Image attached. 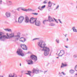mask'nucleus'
Here are the masks:
<instances>
[{
	"instance_id": "obj_34",
	"label": "nucleus",
	"mask_w": 77,
	"mask_h": 77,
	"mask_svg": "<svg viewBox=\"0 0 77 77\" xmlns=\"http://www.w3.org/2000/svg\"><path fill=\"white\" fill-rule=\"evenodd\" d=\"M75 71H77V65L75 66Z\"/></svg>"
},
{
	"instance_id": "obj_48",
	"label": "nucleus",
	"mask_w": 77,
	"mask_h": 77,
	"mask_svg": "<svg viewBox=\"0 0 77 77\" xmlns=\"http://www.w3.org/2000/svg\"><path fill=\"white\" fill-rule=\"evenodd\" d=\"M65 47H66V48H68V47L66 46H65Z\"/></svg>"
},
{
	"instance_id": "obj_26",
	"label": "nucleus",
	"mask_w": 77,
	"mask_h": 77,
	"mask_svg": "<svg viewBox=\"0 0 77 77\" xmlns=\"http://www.w3.org/2000/svg\"><path fill=\"white\" fill-rule=\"evenodd\" d=\"M4 30L5 31H6L7 32H11V29H5Z\"/></svg>"
},
{
	"instance_id": "obj_10",
	"label": "nucleus",
	"mask_w": 77,
	"mask_h": 77,
	"mask_svg": "<svg viewBox=\"0 0 77 77\" xmlns=\"http://www.w3.org/2000/svg\"><path fill=\"white\" fill-rule=\"evenodd\" d=\"M9 77H17V74L14 73H11L9 75Z\"/></svg>"
},
{
	"instance_id": "obj_14",
	"label": "nucleus",
	"mask_w": 77,
	"mask_h": 77,
	"mask_svg": "<svg viewBox=\"0 0 77 77\" xmlns=\"http://www.w3.org/2000/svg\"><path fill=\"white\" fill-rule=\"evenodd\" d=\"M26 61L28 62V65H32L33 63V62L31 60H27Z\"/></svg>"
},
{
	"instance_id": "obj_11",
	"label": "nucleus",
	"mask_w": 77,
	"mask_h": 77,
	"mask_svg": "<svg viewBox=\"0 0 77 77\" xmlns=\"http://www.w3.org/2000/svg\"><path fill=\"white\" fill-rule=\"evenodd\" d=\"M32 72L33 73H35V74H38V73H39V69H33L32 70Z\"/></svg>"
},
{
	"instance_id": "obj_18",
	"label": "nucleus",
	"mask_w": 77,
	"mask_h": 77,
	"mask_svg": "<svg viewBox=\"0 0 77 77\" xmlns=\"http://www.w3.org/2000/svg\"><path fill=\"white\" fill-rule=\"evenodd\" d=\"M67 66V65L66 64H64L63 63H62V65L61 66L60 68H63V67H65V66Z\"/></svg>"
},
{
	"instance_id": "obj_44",
	"label": "nucleus",
	"mask_w": 77,
	"mask_h": 77,
	"mask_svg": "<svg viewBox=\"0 0 77 77\" xmlns=\"http://www.w3.org/2000/svg\"><path fill=\"white\" fill-rule=\"evenodd\" d=\"M67 34H65V35H64V36H65V38H66V36H67Z\"/></svg>"
},
{
	"instance_id": "obj_36",
	"label": "nucleus",
	"mask_w": 77,
	"mask_h": 77,
	"mask_svg": "<svg viewBox=\"0 0 77 77\" xmlns=\"http://www.w3.org/2000/svg\"><path fill=\"white\" fill-rule=\"evenodd\" d=\"M36 39H39V38H34L33 39V41H36Z\"/></svg>"
},
{
	"instance_id": "obj_15",
	"label": "nucleus",
	"mask_w": 77,
	"mask_h": 77,
	"mask_svg": "<svg viewBox=\"0 0 77 77\" xmlns=\"http://www.w3.org/2000/svg\"><path fill=\"white\" fill-rule=\"evenodd\" d=\"M28 73H26L25 74H27V75H29L30 77H32L33 76L32 75H31L32 72L30 71H28Z\"/></svg>"
},
{
	"instance_id": "obj_41",
	"label": "nucleus",
	"mask_w": 77,
	"mask_h": 77,
	"mask_svg": "<svg viewBox=\"0 0 77 77\" xmlns=\"http://www.w3.org/2000/svg\"><path fill=\"white\" fill-rule=\"evenodd\" d=\"M61 73L62 74H63L64 75H66V74H65V73H64V72H62Z\"/></svg>"
},
{
	"instance_id": "obj_1",
	"label": "nucleus",
	"mask_w": 77,
	"mask_h": 77,
	"mask_svg": "<svg viewBox=\"0 0 77 77\" xmlns=\"http://www.w3.org/2000/svg\"><path fill=\"white\" fill-rule=\"evenodd\" d=\"M37 45L41 49L42 51H44V55L45 56H48L50 52V49L49 47H45L46 43L43 40H41L37 43Z\"/></svg>"
},
{
	"instance_id": "obj_12",
	"label": "nucleus",
	"mask_w": 77,
	"mask_h": 77,
	"mask_svg": "<svg viewBox=\"0 0 77 77\" xmlns=\"http://www.w3.org/2000/svg\"><path fill=\"white\" fill-rule=\"evenodd\" d=\"M19 41L22 42H26V38L22 37L20 38Z\"/></svg>"
},
{
	"instance_id": "obj_51",
	"label": "nucleus",
	"mask_w": 77,
	"mask_h": 77,
	"mask_svg": "<svg viewBox=\"0 0 77 77\" xmlns=\"http://www.w3.org/2000/svg\"><path fill=\"white\" fill-rule=\"evenodd\" d=\"M0 77H3V76H1L0 75Z\"/></svg>"
},
{
	"instance_id": "obj_33",
	"label": "nucleus",
	"mask_w": 77,
	"mask_h": 77,
	"mask_svg": "<svg viewBox=\"0 0 77 77\" xmlns=\"http://www.w3.org/2000/svg\"><path fill=\"white\" fill-rule=\"evenodd\" d=\"M43 3H44V4H47V0H46L44 1L43 2Z\"/></svg>"
},
{
	"instance_id": "obj_32",
	"label": "nucleus",
	"mask_w": 77,
	"mask_h": 77,
	"mask_svg": "<svg viewBox=\"0 0 77 77\" xmlns=\"http://www.w3.org/2000/svg\"><path fill=\"white\" fill-rule=\"evenodd\" d=\"M46 20H43V24H45V23H46Z\"/></svg>"
},
{
	"instance_id": "obj_19",
	"label": "nucleus",
	"mask_w": 77,
	"mask_h": 77,
	"mask_svg": "<svg viewBox=\"0 0 77 77\" xmlns=\"http://www.w3.org/2000/svg\"><path fill=\"white\" fill-rule=\"evenodd\" d=\"M48 7H49L50 8H51V6H52V4L51 3V2L49 1L48 2Z\"/></svg>"
},
{
	"instance_id": "obj_23",
	"label": "nucleus",
	"mask_w": 77,
	"mask_h": 77,
	"mask_svg": "<svg viewBox=\"0 0 77 77\" xmlns=\"http://www.w3.org/2000/svg\"><path fill=\"white\" fill-rule=\"evenodd\" d=\"M22 49H23V50H27V47L26 45H25V46Z\"/></svg>"
},
{
	"instance_id": "obj_38",
	"label": "nucleus",
	"mask_w": 77,
	"mask_h": 77,
	"mask_svg": "<svg viewBox=\"0 0 77 77\" xmlns=\"http://www.w3.org/2000/svg\"><path fill=\"white\" fill-rule=\"evenodd\" d=\"M54 21L57 23H58V21H57V20H56L55 19V18H54Z\"/></svg>"
},
{
	"instance_id": "obj_28",
	"label": "nucleus",
	"mask_w": 77,
	"mask_h": 77,
	"mask_svg": "<svg viewBox=\"0 0 77 77\" xmlns=\"http://www.w3.org/2000/svg\"><path fill=\"white\" fill-rule=\"evenodd\" d=\"M50 26H55V24L54 23H51L50 24Z\"/></svg>"
},
{
	"instance_id": "obj_7",
	"label": "nucleus",
	"mask_w": 77,
	"mask_h": 77,
	"mask_svg": "<svg viewBox=\"0 0 77 77\" xmlns=\"http://www.w3.org/2000/svg\"><path fill=\"white\" fill-rule=\"evenodd\" d=\"M36 21V20L35 18L32 17L30 19L29 22L31 24H34V23H35Z\"/></svg>"
},
{
	"instance_id": "obj_24",
	"label": "nucleus",
	"mask_w": 77,
	"mask_h": 77,
	"mask_svg": "<svg viewBox=\"0 0 77 77\" xmlns=\"http://www.w3.org/2000/svg\"><path fill=\"white\" fill-rule=\"evenodd\" d=\"M27 12H30V11H35V10H32L31 8H28V9H27Z\"/></svg>"
},
{
	"instance_id": "obj_49",
	"label": "nucleus",
	"mask_w": 77,
	"mask_h": 77,
	"mask_svg": "<svg viewBox=\"0 0 77 77\" xmlns=\"http://www.w3.org/2000/svg\"><path fill=\"white\" fill-rule=\"evenodd\" d=\"M68 40H69L68 38H67L66 39V41H68Z\"/></svg>"
},
{
	"instance_id": "obj_20",
	"label": "nucleus",
	"mask_w": 77,
	"mask_h": 77,
	"mask_svg": "<svg viewBox=\"0 0 77 77\" xmlns=\"http://www.w3.org/2000/svg\"><path fill=\"white\" fill-rule=\"evenodd\" d=\"M75 27H72V29L73 30V32H77V29H75Z\"/></svg>"
},
{
	"instance_id": "obj_4",
	"label": "nucleus",
	"mask_w": 77,
	"mask_h": 77,
	"mask_svg": "<svg viewBox=\"0 0 77 77\" xmlns=\"http://www.w3.org/2000/svg\"><path fill=\"white\" fill-rule=\"evenodd\" d=\"M17 53L19 56L22 57L24 56V54L23 53V51L21 49H18L17 50Z\"/></svg>"
},
{
	"instance_id": "obj_42",
	"label": "nucleus",
	"mask_w": 77,
	"mask_h": 77,
	"mask_svg": "<svg viewBox=\"0 0 77 77\" xmlns=\"http://www.w3.org/2000/svg\"><path fill=\"white\" fill-rule=\"evenodd\" d=\"M8 2L10 3V5H11V3H12V2L10 1H9Z\"/></svg>"
},
{
	"instance_id": "obj_29",
	"label": "nucleus",
	"mask_w": 77,
	"mask_h": 77,
	"mask_svg": "<svg viewBox=\"0 0 77 77\" xmlns=\"http://www.w3.org/2000/svg\"><path fill=\"white\" fill-rule=\"evenodd\" d=\"M45 7H46V5H43L41 7V8L42 9H44V8H45Z\"/></svg>"
},
{
	"instance_id": "obj_45",
	"label": "nucleus",
	"mask_w": 77,
	"mask_h": 77,
	"mask_svg": "<svg viewBox=\"0 0 77 77\" xmlns=\"http://www.w3.org/2000/svg\"><path fill=\"white\" fill-rule=\"evenodd\" d=\"M47 72V71H45V72H44V74H45V73H46Z\"/></svg>"
},
{
	"instance_id": "obj_31",
	"label": "nucleus",
	"mask_w": 77,
	"mask_h": 77,
	"mask_svg": "<svg viewBox=\"0 0 77 77\" xmlns=\"http://www.w3.org/2000/svg\"><path fill=\"white\" fill-rule=\"evenodd\" d=\"M32 14H33V15H38V13H32Z\"/></svg>"
},
{
	"instance_id": "obj_13",
	"label": "nucleus",
	"mask_w": 77,
	"mask_h": 77,
	"mask_svg": "<svg viewBox=\"0 0 77 77\" xmlns=\"http://www.w3.org/2000/svg\"><path fill=\"white\" fill-rule=\"evenodd\" d=\"M24 21L26 23H29L30 22V19L28 17H26Z\"/></svg>"
},
{
	"instance_id": "obj_40",
	"label": "nucleus",
	"mask_w": 77,
	"mask_h": 77,
	"mask_svg": "<svg viewBox=\"0 0 77 77\" xmlns=\"http://www.w3.org/2000/svg\"><path fill=\"white\" fill-rule=\"evenodd\" d=\"M74 57L76 58L77 57V55H75L73 56Z\"/></svg>"
},
{
	"instance_id": "obj_8",
	"label": "nucleus",
	"mask_w": 77,
	"mask_h": 77,
	"mask_svg": "<svg viewBox=\"0 0 77 77\" xmlns=\"http://www.w3.org/2000/svg\"><path fill=\"white\" fill-rule=\"evenodd\" d=\"M35 25L38 27H39L41 26V22L39 21H37L36 20L35 22Z\"/></svg>"
},
{
	"instance_id": "obj_52",
	"label": "nucleus",
	"mask_w": 77,
	"mask_h": 77,
	"mask_svg": "<svg viewBox=\"0 0 77 77\" xmlns=\"http://www.w3.org/2000/svg\"><path fill=\"white\" fill-rule=\"evenodd\" d=\"M20 66H21V64H20Z\"/></svg>"
},
{
	"instance_id": "obj_46",
	"label": "nucleus",
	"mask_w": 77,
	"mask_h": 77,
	"mask_svg": "<svg viewBox=\"0 0 77 77\" xmlns=\"http://www.w3.org/2000/svg\"><path fill=\"white\" fill-rule=\"evenodd\" d=\"M17 20H16L14 22V23H17Z\"/></svg>"
},
{
	"instance_id": "obj_35",
	"label": "nucleus",
	"mask_w": 77,
	"mask_h": 77,
	"mask_svg": "<svg viewBox=\"0 0 77 77\" xmlns=\"http://www.w3.org/2000/svg\"><path fill=\"white\" fill-rule=\"evenodd\" d=\"M59 8V5H58L56 7L55 9V10H56V9H58Z\"/></svg>"
},
{
	"instance_id": "obj_22",
	"label": "nucleus",
	"mask_w": 77,
	"mask_h": 77,
	"mask_svg": "<svg viewBox=\"0 0 77 77\" xmlns=\"http://www.w3.org/2000/svg\"><path fill=\"white\" fill-rule=\"evenodd\" d=\"M56 42L57 44H59L60 43V41L59 40V39L58 38H57L56 40Z\"/></svg>"
},
{
	"instance_id": "obj_47",
	"label": "nucleus",
	"mask_w": 77,
	"mask_h": 77,
	"mask_svg": "<svg viewBox=\"0 0 77 77\" xmlns=\"http://www.w3.org/2000/svg\"><path fill=\"white\" fill-rule=\"evenodd\" d=\"M2 0L0 1V4H2Z\"/></svg>"
},
{
	"instance_id": "obj_17",
	"label": "nucleus",
	"mask_w": 77,
	"mask_h": 77,
	"mask_svg": "<svg viewBox=\"0 0 77 77\" xmlns=\"http://www.w3.org/2000/svg\"><path fill=\"white\" fill-rule=\"evenodd\" d=\"M48 19L49 22H53V21H54V20H53V19L50 16L49 17Z\"/></svg>"
},
{
	"instance_id": "obj_50",
	"label": "nucleus",
	"mask_w": 77,
	"mask_h": 77,
	"mask_svg": "<svg viewBox=\"0 0 77 77\" xmlns=\"http://www.w3.org/2000/svg\"><path fill=\"white\" fill-rule=\"evenodd\" d=\"M59 57H56V59H59Z\"/></svg>"
},
{
	"instance_id": "obj_5",
	"label": "nucleus",
	"mask_w": 77,
	"mask_h": 77,
	"mask_svg": "<svg viewBox=\"0 0 77 77\" xmlns=\"http://www.w3.org/2000/svg\"><path fill=\"white\" fill-rule=\"evenodd\" d=\"M24 17L23 16H20L18 18V23L20 24L22 23L24 21Z\"/></svg>"
},
{
	"instance_id": "obj_2",
	"label": "nucleus",
	"mask_w": 77,
	"mask_h": 77,
	"mask_svg": "<svg viewBox=\"0 0 77 77\" xmlns=\"http://www.w3.org/2000/svg\"><path fill=\"white\" fill-rule=\"evenodd\" d=\"M7 35L8 36L7 39H9V38H13V37H14L16 41L19 40V38H20V36L19 34H17V35H15L14 36V34L13 33L9 34H8V33H7Z\"/></svg>"
},
{
	"instance_id": "obj_27",
	"label": "nucleus",
	"mask_w": 77,
	"mask_h": 77,
	"mask_svg": "<svg viewBox=\"0 0 77 77\" xmlns=\"http://www.w3.org/2000/svg\"><path fill=\"white\" fill-rule=\"evenodd\" d=\"M21 10L23 11H25V12H27V9H24L23 8H21Z\"/></svg>"
},
{
	"instance_id": "obj_43",
	"label": "nucleus",
	"mask_w": 77,
	"mask_h": 77,
	"mask_svg": "<svg viewBox=\"0 0 77 77\" xmlns=\"http://www.w3.org/2000/svg\"><path fill=\"white\" fill-rule=\"evenodd\" d=\"M5 24H8V22H5Z\"/></svg>"
},
{
	"instance_id": "obj_30",
	"label": "nucleus",
	"mask_w": 77,
	"mask_h": 77,
	"mask_svg": "<svg viewBox=\"0 0 77 77\" xmlns=\"http://www.w3.org/2000/svg\"><path fill=\"white\" fill-rule=\"evenodd\" d=\"M38 9H39L40 11H42V9L41 8V6H39L38 8Z\"/></svg>"
},
{
	"instance_id": "obj_21",
	"label": "nucleus",
	"mask_w": 77,
	"mask_h": 77,
	"mask_svg": "<svg viewBox=\"0 0 77 77\" xmlns=\"http://www.w3.org/2000/svg\"><path fill=\"white\" fill-rule=\"evenodd\" d=\"M75 71L74 70L71 69L69 70L70 73L71 74H73L74 73Z\"/></svg>"
},
{
	"instance_id": "obj_9",
	"label": "nucleus",
	"mask_w": 77,
	"mask_h": 77,
	"mask_svg": "<svg viewBox=\"0 0 77 77\" xmlns=\"http://www.w3.org/2000/svg\"><path fill=\"white\" fill-rule=\"evenodd\" d=\"M65 54V52L63 50L60 51V52L58 54V55L60 57H62L63 54Z\"/></svg>"
},
{
	"instance_id": "obj_25",
	"label": "nucleus",
	"mask_w": 77,
	"mask_h": 77,
	"mask_svg": "<svg viewBox=\"0 0 77 77\" xmlns=\"http://www.w3.org/2000/svg\"><path fill=\"white\" fill-rule=\"evenodd\" d=\"M25 45L24 44H21L20 45V47H21L22 49L25 46Z\"/></svg>"
},
{
	"instance_id": "obj_6",
	"label": "nucleus",
	"mask_w": 77,
	"mask_h": 77,
	"mask_svg": "<svg viewBox=\"0 0 77 77\" xmlns=\"http://www.w3.org/2000/svg\"><path fill=\"white\" fill-rule=\"evenodd\" d=\"M30 58L32 59V60H33L35 62H36V61L38 60L37 57L35 55H31L30 56Z\"/></svg>"
},
{
	"instance_id": "obj_37",
	"label": "nucleus",
	"mask_w": 77,
	"mask_h": 77,
	"mask_svg": "<svg viewBox=\"0 0 77 77\" xmlns=\"http://www.w3.org/2000/svg\"><path fill=\"white\" fill-rule=\"evenodd\" d=\"M21 8H18L17 9V11H20V10H21Z\"/></svg>"
},
{
	"instance_id": "obj_16",
	"label": "nucleus",
	"mask_w": 77,
	"mask_h": 77,
	"mask_svg": "<svg viewBox=\"0 0 77 77\" xmlns=\"http://www.w3.org/2000/svg\"><path fill=\"white\" fill-rule=\"evenodd\" d=\"M5 15L7 17H11V13L9 12H6Z\"/></svg>"
},
{
	"instance_id": "obj_3",
	"label": "nucleus",
	"mask_w": 77,
	"mask_h": 77,
	"mask_svg": "<svg viewBox=\"0 0 77 77\" xmlns=\"http://www.w3.org/2000/svg\"><path fill=\"white\" fill-rule=\"evenodd\" d=\"M5 39H8V37L6 35H3V33L2 32H0V41H5Z\"/></svg>"
},
{
	"instance_id": "obj_39",
	"label": "nucleus",
	"mask_w": 77,
	"mask_h": 77,
	"mask_svg": "<svg viewBox=\"0 0 77 77\" xmlns=\"http://www.w3.org/2000/svg\"><path fill=\"white\" fill-rule=\"evenodd\" d=\"M58 21H59L60 23H61V24H62V21H60V19H58Z\"/></svg>"
}]
</instances>
